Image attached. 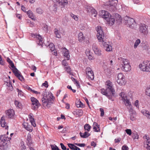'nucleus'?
Here are the masks:
<instances>
[{
	"label": "nucleus",
	"mask_w": 150,
	"mask_h": 150,
	"mask_svg": "<svg viewBox=\"0 0 150 150\" xmlns=\"http://www.w3.org/2000/svg\"><path fill=\"white\" fill-rule=\"evenodd\" d=\"M13 72L14 74L17 77H18L20 76L21 74L19 73V71L16 68H15L14 69H12Z\"/></svg>",
	"instance_id": "c85d7f7f"
},
{
	"label": "nucleus",
	"mask_w": 150,
	"mask_h": 150,
	"mask_svg": "<svg viewBox=\"0 0 150 150\" xmlns=\"http://www.w3.org/2000/svg\"><path fill=\"white\" fill-rule=\"evenodd\" d=\"M112 1H116V2H115V3L113 4L112 2H109V7H110V8H111L112 11H115L116 8H115V5L118 2L117 0H112Z\"/></svg>",
	"instance_id": "5701e85b"
},
{
	"label": "nucleus",
	"mask_w": 150,
	"mask_h": 150,
	"mask_svg": "<svg viewBox=\"0 0 150 150\" xmlns=\"http://www.w3.org/2000/svg\"><path fill=\"white\" fill-rule=\"evenodd\" d=\"M78 36L79 41L80 42H82L85 39V38L82 32H80L79 33Z\"/></svg>",
	"instance_id": "a878e982"
},
{
	"label": "nucleus",
	"mask_w": 150,
	"mask_h": 150,
	"mask_svg": "<svg viewBox=\"0 0 150 150\" xmlns=\"http://www.w3.org/2000/svg\"><path fill=\"white\" fill-rule=\"evenodd\" d=\"M93 129L94 132H98L100 131V125H98L96 122H94L93 125Z\"/></svg>",
	"instance_id": "4be33fe9"
},
{
	"label": "nucleus",
	"mask_w": 150,
	"mask_h": 150,
	"mask_svg": "<svg viewBox=\"0 0 150 150\" xmlns=\"http://www.w3.org/2000/svg\"><path fill=\"white\" fill-rule=\"evenodd\" d=\"M110 16V13L107 11L104 10L102 11V17L107 21L109 19Z\"/></svg>",
	"instance_id": "dca6fc26"
},
{
	"label": "nucleus",
	"mask_w": 150,
	"mask_h": 150,
	"mask_svg": "<svg viewBox=\"0 0 150 150\" xmlns=\"http://www.w3.org/2000/svg\"><path fill=\"white\" fill-rule=\"evenodd\" d=\"M48 26L46 24H43L42 25V28L45 31H47Z\"/></svg>",
	"instance_id": "49530a36"
},
{
	"label": "nucleus",
	"mask_w": 150,
	"mask_h": 150,
	"mask_svg": "<svg viewBox=\"0 0 150 150\" xmlns=\"http://www.w3.org/2000/svg\"><path fill=\"white\" fill-rule=\"evenodd\" d=\"M27 141L29 144L31 143V137L30 135H28Z\"/></svg>",
	"instance_id": "5fc2aeb1"
},
{
	"label": "nucleus",
	"mask_w": 150,
	"mask_h": 150,
	"mask_svg": "<svg viewBox=\"0 0 150 150\" xmlns=\"http://www.w3.org/2000/svg\"><path fill=\"white\" fill-rule=\"evenodd\" d=\"M86 74L89 80H93L94 79V74L90 67H87L86 69Z\"/></svg>",
	"instance_id": "ddd939ff"
},
{
	"label": "nucleus",
	"mask_w": 150,
	"mask_h": 150,
	"mask_svg": "<svg viewBox=\"0 0 150 150\" xmlns=\"http://www.w3.org/2000/svg\"><path fill=\"white\" fill-rule=\"evenodd\" d=\"M125 23L127 25V26L131 28H135L137 27V24L134 20L127 16L124 17Z\"/></svg>",
	"instance_id": "39448f33"
},
{
	"label": "nucleus",
	"mask_w": 150,
	"mask_h": 150,
	"mask_svg": "<svg viewBox=\"0 0 150 150\" xmlns=\"http://www.w3.org/2000/svg\"><path fill=\"white\" fill-rule=\"evenodd\" d=\"M77 107H83L84 106L83 104L81 103V101L79 102V104H76Z\"/></svg>",
	"instance_id": "680f3d73"
},
{
	"label": "nucleus",
	"mask_w": 150,
	"mask_h": 150,
	"mask_svg": "<svg viewBox=\"0 0 150 150\" xmlns=\"http://www.w3.org/2000/svg\"><path fill=\"white\" fill-rule=\"evenodd\" d=\"M130 119L132 121H134L135 120L136 118L134 114H130Z\"/></svg>",
	"instance_id": "bf43d9fd"
},
{
	"label": "nucleus",
	"mask_w": 150,
	"mask_h": 150,
	"mask_svg": "<svg viewBox=\"0 0 150 150\" xmlns=\"http://www.w3.org/2000/svg\"><path fill=\"white\" fill-rule=\"evenodd\" d=\"M93 8L90 6H88L87 8V11L88 12H90L93 9Z\"/></svg>",
	"instance_id": "0e129e2a"
},
{
	"label": "nucleus",
	"mask_w": 150,
	"mask_h": 150,
	"mask_svg": "<svg viewBox=\"0 0 150 150\" xmlns=\"http://www.w3.org/2000/svg\"><path fill=\"white\" fill-rule=\"evenodd\" d=\"M126 106L127 107L128 111L130 114H134V112L132 108V105L130 102L129 101H127L126 104H125Z\"/></svg>",
	"instance_id": "6ab92c4d"
},
{
	"label": "nucleus",
	"mask_w": 150,
	"mask_h": 150,
	"mask_svg": "<svg viewBox=\"0 0 150 150\" xmlns=\"http://www.w3.org/2000/svg\"><path fill=\"white\" fill-rule=\"evenodd\" d=\"M149 62H144L139 65V67L141 70L144 71L148 72L149 67Z\"/></svg>",
	"instance_id": "f8f14e48"
},
{
	"label": "nucleus",
	"mask_w": 150,
	"mask_h": 150,
	"mask_svg": "<svg viewBox=\"0 0 150 150\" xmlns=\"http://www.w3.org/2000/svg\"><path fill=\"white\" fill-rule=\"evenodd\" d=\"M101 50L98 49L97 50H96L95 52H94L95 53L98 55L100 56L101 54Z\"/></svg>",
	"instance_id": "de8ad7c7"
},
{
	"label": "nucleus",
	"mask_w": 150,
	"mask_h": 150,
	"mask_svg": "<svg viewBox=\"0 0 150 150\" xmlns=\"http://www.w3.org/2000/svg\"><path fill=\"white\" fill-rule=\"evenodd\" d=\"M24 128L27 130L30 131H32L31 129H30V126L29 125H28L27 123H25L23 125Z\"/></svg>",
	"instance_id": "f704fd0d"
},
{
	"label": "nucleus",
	"mask_w": 150,
	"mask_h": 150,
	"mask_svg": "<svg viewBox=\"0 0 150 150\" xmlns=\"http://www.w3.org/2000/svg\"><path fill=\"white\" fill-rule=\"evenodd\" d=\"M146 94L150 97V86L147 87L146 89Z\"/></svg>",
	"instance_id": "37998d69"
},
{
	"label": "nucleus",
	"mask_w": 150,
	"mask_h": 150,
	"mask_svg": "<svg viewBox=\"0 0 150 150\" xmlns=\"http://www.w3.org/2000/svg\"><path fill=\"white\" fill-rule=\"evenodd\" d=\"M101 93L103 95L105 96L109 99L112 101L114 100L113 97H115V96H112L111 93L108 91H107L104 88L101 89L100 90Z\"/></svg>",
	"instance_id": "6e6552de"
},
{
	"label": "nucleus",
	"mask_w": 150,
	"mask_h": 150,
	"mask_svg": "<svg viewBox=\"0 0 150 150\" xmlns=\"http://www.w3.org/2000/svg\"><path fill=\"white\" fill-rule=\"evenodd\" d=\"M115 21V19L113 18V16H110V17L109 18V19L107 21L108 22V23L110 24L111 25H113Z\"/></svg>",
	"instance_id": "7c9ffc66"
},
{
	"label": "nucleus",
	"mask_w": 150,
	"mask_h": 150,
	"mask_svg": "<svg viewBox=\"0 0 150 150\" xmlns=\"http://www.w3.org/2000/svg\"><path fill=\"white\" fill-rule=\"evenodd\" d=\"M115 16H117L118 17L117 18V19L116 20V21H117V19L118 22H121L122 21V19L121 17L117 13L115 14Z\"/></svg>",
	"instance_id": "864d4df0"
},
{
	"label": "nucleus",
	"mask_w": 150,
	"mask_h": 150,
	"mask_svg": "<svg viewBox=\"0 0 150 150\" xmlns=\"http://www.w3.org/2000/svg\"><path fill=\"white\" fill-rule=\"evenodd\" d=\"M37 12L39 14H41L43 13L42 10L40 8H38L36 9Z\"/></svg>",
	"instance_id": "8fccbe9b"
},
{
	"label": "nucleus",
	"mask_w": 150,
	"mask_h": 150,
	"mask_svg": "<svg viewBox=\"0 0 150 150\" xmlns=\"http://www.w3.org/2000/svg\"><path fill=\"white\" fill-rule=\"evenodd\" d=\"M117 82L120 85L122 86L125 84V77L122 73H119L117 76Z\"/></svg>",
	"instance_id": "9d476101"
},
{
	"label": "nucleus",
	"mask_w": 150,
	"mask_h": 150,
	"mask_svg": "<svg viewBox=\"0 0 150 150\" xmlns=\"http://www.w3.org/2000/svg\"><path fill=\"white\" fill-rule=\"evenodd\" d=\"M144 115L146 116L148 119H150V114L149 111L144 110L142 111Z\"/></svg>",
	"instance_id": "2f4dec72"
},
{
	"label": "nucleus",
	"mask_w": 150,
	"mask_h": 150,
	"mask_svg": "<svg viewBox=\"0 0 150 150\" xmlns=\"http://www.w3.org/2000/svg\"><path fill=\"white\" fill-rule=\"evenodd\" d=\"M67 145L72 150H76L75 148H76V146L74 144H72L69 143L67 144Z\"/></svg>",
	"instance_id": "c9c22d12"
},
{
	"label": "nucleus",
	"mask_w": 150,
	"mask_h": 150,
	"mask_svg": "<svg viewBox=\"0 0 150 150\" xmlns=\"http://www.w3.org/2000/svg\"><path fill=\"white\" fill-rule=\"evenodd\" d=\"M51 146L52 150H61L57 146L55 145H51Z\"/></svg>",
	"instance_id": "c03bdc74"
},
{
	"label": "nucleus",
	"mask_w": 150,
	"mask_h": 150,
	"mask_svg": "<svg viewBox=\"0 0 150 150\" xmlns=\"http://www.w3.org/2000/svg\"><path fill=\"white\" fill-rule=\"evenodd\" d=\"M30 99L32 102V109L35 110H37L40 106L39 101L36 98L33 97H31Z\"/></svg>",
	"instance_id": "423d86ee"
},
{
	"label": "nucleus",
	"mask_w": 150,
	"mask_h": 150,
	"mask_svg": "<svg viewBox=\"0 0 150 150\" xmlns=\"http://www.w3.org/2000/svg\"><path fill=\"white\" fill-rule=\"evenodd\" d=\"M15 104L17 107H18L19 108H21L22 104L19 101L15 100Z\"/></svg>",
	"instance_id": "e433bc0d"
},
{
	"label": "nucleus",
	"mask_w": 150,
	"mask_h": 150,
	"mask_svg": "<svg viewBox=\"0 0 150 150\" xmlns=\"http://www.w3.org/2000/svg\"><path fill=\"white\" fill-rule=\"evenodd\" d=\"M48 47L51 51L54 50L55 49L54 45L53 43L49 44Z\"/></svg>",
	"instance_id": "4c0bfd02"
},
{
	"label": "nucleus",
	"mask_w": 150,
	"mask_h": 150,
	"mask_svg": "<svg viewBox=\"0 0 150 150\" xmlns=\"http://www.w3.org/2000/svg\"><path fill=\"white\" fill-rule=\"evenodd\" d=\"M79 134L81 137L83 138H87L90 135V134L87 132H85L84 133L80 132Z\"/></svg>",
	"instance_id": "bb28decb"
},
{
	"label": "nucleus",
	"mask_w": 150,
	"mask_h": 150,
	"mask_svg": "<svg viewBox=\"0 0 150 150\" xmlns=\"http://www.w3.org/2000/svg\"><path fill=\"white\" fill-rule=\"evenodd\" d=\"M132 137L134 139H138L139 137L138 134L136 132H133L132 134Z\"/></svg>",
	"instance_id": "58836bf2"
},
{
	"label": "nucleus",
	"mask_w": 150,
	"mask_h": 150,
	"mask_svg": "<svg viewBox=\"0 0 150 150\" xmlns=\"http://www.w3.org/2000/svg\"><path fill=\"white\" fill-rule=\"evenodd\" d=\"M71 79L74 82L76 83V86L77 87H79L80 86L79 82L76 80L73 77L71 78Z\"/></svg>",
	"instance_id": "3c124183"
},
{
	"label": "nucleus",
	"mask_w": 150,
	"mask_h": 150,
	"mask_svg": "<svg viewBox=\"0 0 150 150\" xmlns=\"http://www.w3.org/2000/svg\"><path fill=\"white\" fill-rule=\"evenodd\" d=\"M91 12L92 14V16L94 17H96L97 16V12L95 9L93 8V9L92 10V11H91Z\"/></svg>",
	"instance_id": "a19ab883"
},
{
	"label": "nucleus",
	"mask_w": 150,
	"mask_h": 150,
	"mask_svg": "<svg viewBox=\"0 0 150 150\" xmlns=\"http://www.w3.org/2000/svg\"><path fill=\"white\" fill-rule=\"evenodd\" d=\"M85 53L87 57H88V59L89 60H91L93 59V57L91 55V53L90 52L89 49L86 50Z\"/></svg>",
	"instance_id": "393cba45"
},
{
	"label": "nucleus",
	"mask_w": 150,
	"mask_h": 150,
	"mask_svg": "<svg viewBox=\"0 0 150 150\" xmlns=\"http://www.w3.org/2000/svg\"><path fill=\"white\" fill-rule=\"evenodd\" d=\"M27 14L29 17L31 18L33 20H35V17L33 16V13L30 10H29L27 11Z\"/></svg>",
	"instance_id": "cd10ccee"
},
{
	"label": "nucleus",
	"mask_w": 150,
	"mask_h": 150,
	"mask_svg": "<svg viewBox=\"0 0 150 150\" xmlns=\"http://www.w3.org/2000/svg\"><path fill=\"white\" fill-rule=\"evenodd\" d=\"M100 110L101 112L100 116L101 117L103 116L104 115V111L103 108H100Z\"/></svg>",
	"instance_id": "e2e57ef3"
},
{
	"label": "nucleus",
	"mask_w": 150,
	"mask_h": 150,
	"mask_svg": "<svg viewBox=\"0 0 150 150\" xmlns=\"http://www.w3.org/2000/svg\"><path fill=\"white\" fill-rule=\"evenodd\" d=\"M106 89L111 93L112 96H115V90L113 87L112 83L109 80L105 82Z\"/></svg>",
	"instance_id": "0eeeda50"
},
{
	"label": "nucleus",
	"mask_w": 150,
	"mask_h": 150,
	"mask_svg": "<svg viewBox=\"0 0 150 150\" xmlns=\"http://www.w3.org/2000/svg\"><path fill=\"white\" fill-rule=\"evenodd\" d=\"M141 41L139 39H137L134 44V48L135 49H136L137 48L138 45H139V44L140 43Z\"/></svg>",
	"instance_id": "72a5a7b5"
},
{
	"label": "nucleus",
	"mask_w": 150,
	"mask_h": 150,
	"mask_svg": "<svg viewBox=\"0 0 150 150\" xmlns=\"http://www.w3.org/2000/svg\"><path fill=\"white\" fill-rule=\"evenodd\" d=\"M4 84L6 85L7 87L9 86H11L12 85L11 82H10L9 79L7 80L5 82Z\"/></svg>",
	"instance_id": "a18cd8bd"
},
{
	"label": "nucleus",
	"mask_w": 150,
	"mask_h": 150,
	"mask_svg": "<svg viewBox=\"0 0 150 150\" xmlns=\"http://www.w3.org/2000/svg\"><path fill=\"white\" fill-rule=\"evenodd\" d=\"M128 147L126 145H123L122 148V150H128Z\"/></svg>",
	"instance_id": "338daca9"
},
{
	"label": "nucleus",
	"mask_w": 150,
	"mask_h": 150,
	"mask_svg": "<svg viewBox=\"0 0 150 150\" xmlns=\"http://www.w3.org/2000/svg\"><path fill=\"white\" fill-rule=\"evenodd\" d=\"M71 17L74 20L77 21L78 20V17L77 16L74 14L72 13L71 12L69 14Z\"/></svg>",
	"instance_id": "473e14b6"
},
{
	"label": "nucleus",
	"mask_w": 150,
	"mask_h": 150,
	"mask_svg": "<svg viewBox=\"0 0 150 150\" xmlns=\"http://www.w3.org/2000/svg\"><path fill=\"white\" fill-rule=\"evenodd\" d=\"M60 145L61 146V147L62 150H66L67 148L62 143H61L60 144Z\"/></svg>",
	"instance_id": "052dcab7"
},
{
	"label": "nucleus",
	"mask_w": 150,
	"mask_h": 150,
	"mask_svg": "<svg viewBox=\"0 0 150 150\" xmlns=\"http://www.w3.org/2000/svg\"><path fill=\"white\" fill-rule=\"evenodd\" d=\"M118 61L120 64V67L122 70L127 72L131 70V66L128 59L120 57L118 58Z\"/></svg>",
	"instance_id": "f03ea898"
},
{
	"label": "nucleus",
	"mask_w": 150,
	"mask_h": 150,
	"mask_svg": "<svg viewBox=\"0 0 150 150\" xmlns=\"http://www.w3.org/2000/svg\"><path fill=\"white\" fill-rule=\"evenodd\" d=\"M63 54L64 57L65 59L67 60H69L70 58V55L69 51L66 48L64 47L63 49Z\"/></svg>",
	"instance_id": "2eb2a0df"
},
{
	"label": "nucleus",
	"mask_w": 150,
	"mask_h": 150,
	"mask_svg": "<svg viewBox=\"0 0 150 150\" xmlns=\"http://www.w3.org/2000/svg\"><path fill=\"white\" fill-rule=\"evenodd\" d=\"M54 99V96L51 93H49L47 95H46V96L44 95L42 99L43 106L49 108L50 105L53 103Z\"/></svg>",
	"instance_id": "7ed1b4c3"
},
{
	"label": "nucleus",
	"mask_w": 150,
	"mask_h": 150,
	"mask_svg": "<svg viewBox=\"0 0 150 150\" xmlns=\"http://www.w3.org/2000/svg\"><path fill=\"white\" fill-rule=\"evenodd\" d=\"M6 114L8 118H11L13 117L14 112L13 110H9L6 111Z\"/></svg>",
	"instance_id": "412c9836"
},
{
	"label": "nucleus",
	"mask_w": 150,
	"mask_h": 150,
	"mask_svg": "<svg viewBox=\"0 0 150 150\" xmlns=\"http://www.w3.org/2000/svg\"><path fill=\"white\" fill-rule=\"evenodd\" d=\"M54 33L57 38H61V34L57 29L56 28L54 29Z\"/></svg>",
	"instance_id": "c756f323"
},
{
	"label": "nucleus",
	"mask_w": 150,
	"mask_h": 150,
	"mask_svg": "<svg viewBox=\"0 0 150 150\" xmlns=\"http://www.w3.org/2000/svg\"><path fill=\"white\" fill-rule=\"evenodd\" d=\"M11 139L7 135H1L0 137V150H5L8 148L7 142Z\"/></svg>",
	"instance_id": "20e7f679"
},
{
	"label": "nucleus",
	"mask_w": 150,
	"mask_h": 150,
	"mask_svg": "<svg viewBox=\"0 0 150 150\" xmlns=\"http://www.w3.org/2000/svg\"><path fill=\"white\" fill-rule=\"evenodd\" d=\"M77 115L80 116L83 115V111L81 110H79L76 112Z\"/></svg>",
	"instance_id": "6e6d98bb"
},
{
	"label": "nucleus",
	"mask_w": 150,
	"mask_h": 150,
	"mask_svg": "<svg viewBox=\"0 0 150 150\" xmlns=\"http://www.w3.org/2000/svg\"><path fill=\"white\" fill-rule=\"evenodd\" d=\"M59 3L62 7H64L67 4L68 2L67 0H64L61 1V2Z\"/></svg>",
	"instance_id": "79ce46f5"
},
{
	"label": "nucleus",
	"mask_w": 150,
	"mask_h": 150,
	"mask_svg": "<svg viewBox=\"0 0 150 150\" xmlns=\"http://www.w3.org/2000/svg\"><path fill=\"white\" fill-rule=\"evenodd\" d=\"M84 129L88 131H90L91 127L88 124H86L84 126Z\"/></svg>",
	"instance_id": "ea45409f"
},
{
	"label": "nucleus",
	"mask_w": 150,
	"mask_h": 150,
	"mask_svg": "<svg viewBox=\"0 0 150 150\" xmlns=\"http://www.w3.org/2000/svg\"><path fill=\"white\" fill-rule=\"evenodd\" d=\"M92 48L94 52H95L96 50H97L98 49L97 45L96 44H93Z\"/></svg>",
	"instance_id": "603ef678"
},
{
	"label": "nucleus",
	"mask_w": 150,
	"mask_h": 150,
	"mask_svg": "<svg viewBox=\"0 0 150 150\" xmlns=\"http://www.w3.org/2000/svg\"><path fill=\"white\" fill-rule=\"evenodd\" d=\"M32 36L36 38V42L38 45L42 47L43 45V41L42 37L38 34H32Z\"/></svg>",
	"instance_id": "1a4fd4ad"
},
{
	"label": "nucleus",
	"mask_w": 150,
	"mask_h": 150,
	"mask_svg": "<svg viewBox=\"0 0 150 150\" xmlns=\"http://www.w3.org/2000/svg\"><path fill=\"white\" fill-rule=\"evenodd\" d=\"M7 87V89L9 91H11L13 90V86L12 85Z\"/></svg>",
	"instance_id": "774afa93"
},
{
	"label": "nucleus",
	"mask_w": 150,
	"mask_h": 150,
	"mask_svg": "<svg viewBox=\"0 0 150 150\" xmlns=\"http://www.w3.org/2000/svg\"><path fill=\"white\" fill-rule=\"evenodd\" d=\"M103 67L104 69L106 75L108 76H110L111 73L110 69L105 64H104L103 66Z\"/></svg>",
	"instance_id": "aec40b11"
},
{
	"label": "nucleus",
	"mask_w": 150,
	"mask_h": 150,
	"mask_svg": "<svg viewBox=\"0 0 150 150\" xmlns=\"http://www.w3.org/2000/svg\"><path fill=\"white\" fill-rule=\"evenodd\" d=\"M29 120L33 126L35 127L36 126L35 121L33 117V115L31 113L29 115Z\"/></svg>",
	"instance_id": "b1692460"
},
{
	"label": "nucleus",
	"mask_w": 150,
	"mask_h": 150,
	"mask_svg": "<svg viewBox=\"0 0 150 150\" xmlns=\"http://www.w3.org/2000/svg\"><path fill=\"white\" fill-rule=\"evenodd\" d=\"M148 26L145 24H141L140 25L139 30L140 33L143 35L146 34L148 33Z\"/></svg>",
	"instance_id": "9b49d317"
},
{
	"label": "nucleus",
	"mask_w": 150,
	"mask_h": 150,
	"mask_svg": "<svg viewBox=\"0 0 150 150\" xmlns=\"http://www.w3.org/2000/svg\"><path fill=\"white\" fill-rule=\"evenodd\" d=\"M42 86H44L46 88H47L48 86L47 82L45 81V82L42 83Z\"/></svg>",
	"instance_id": "69168bd1"
},
{
	"label": "nucleus",
	"mask_w": 150,
	"mask_h": 150,
	"mask_svg": "<svg viewBox=\"0 0 150 150\" xmlns=\"http://www.w3.org/2000/svg\"><path fill=\"white\" fill-rule=\"evenodd\" d=\"M21 146L20 147L21 150H26L25 146L24 145V143L23 142H21Z\"/></svg>",
	"instance_id": "09e8293b"
},
{
	"label": "nucleus",
	"mask_w": 150,
	"mask_h": 150,
	"mask_svg": "<svg viewBox=\"0 0 150 150\" xmlns=\"http://www.w3.org/2000/svg\"><path fill=\"white\" fill-rule=\"evenodd\" d=\"M0 124L1 126L5 128L6 129H8V126L7 125V123L6 122L5 120L3 117H1L0 120Z\"/></svg>",
	"instance_id": "a211bd4d"
},
{
	"label": "nucleus",
	"mask_w": 150,
	"mask_h": 150,
	"mask_svg": "<svg viewBox=\"0 0 150 150\" xmlns=\"http://www.w3.org/2000/svg\"><path fill=\"white\" fill-rule=\"evenodd\" d=\"M143 138L146 139L144 141V147L147 150H150V137H148L147 135H146L144 136Z\"/></svg>",
	"instance_id": "4468645a"
},
{
	"label": "nucleus",
	"mask_w": 150,
	"mask_h": 150,
	"mask_svg": "<svg viewBox=\"0 0 150 150\" xmlns=\"http://www.w3.org/2000/svg\"><path fill=\"white\" fill-rule=\"evenodd\" d=\"M126 133L129 135H131L132 134L131 130L130 129H127L125 130Z\"/></svg>",
	"instance_id": "4d7b16f0"
},
{
	"label": "nucleus",
	"mask_w": 150,
	"mask_h": 150,
	"mask_svg": "<svg viewBox=\"0 0 150 150\" xmlns=\"http://www.w3.org/2000/svg\"><path fill=\"white\" fill-rule=\"evenodd\" d=\"M74 144L77 146L81 147H84L85 145V144H79L75 143H74Z\"/></svg>",
	"instance_id": "13d9d810"
},
{
	"label": "nucleus",
	"mask_w": 150,
	"mask_h": 150,
	"mask_svg": "<svg viewBox=\"0 0 150 150\" xmlns=\"http://www.w3.org/2000/svg\"><path fill=\"white\" fill-rule=\"evenodd\" d=\"M96 30L97 32V38L100 42L101 46L103 47L107 51H111L112 50V47L107 43L106 38L105 36L104 33L102 30V28L100 26H98L96 28Z\"/></svg>",
	"instance_id": "f257e3e1"
},
{
	"label": "nucleus",
	"mask_w": 150,
	"mask_h": 150,
	"mask_svg": "<svg viewBox=\"0 0 150 150\" xmlns=\"http://www.w3.org/2000/svg\"><path fill=\"white\" fill-rule=\"evenodd\" d=\"M120 95L122 98V100L123 101L125 104L127 101H129V100L127 99V94L125 93L124 92H121L120 93Z\"/></svg>",
	"instance_id": "f3484780"
}]
</instances>
